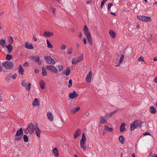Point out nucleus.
Listing matches in <instances>:
<instances>
[{
    "label": "nucleus",
    "mask_w": 157,
    "mask_h": 157,
    "mask_svg": "<svg viewBox=\"0 0 157 157\" xmlns=\"http://www.w3.org/2000/svg\"><path fill=\"white\" fill-rule=\"evenodd\" d=\"M33 105L34 106H36L38 105V99L35 98L33 102Z\"/></svg>",
    "instance_id": "nucleus-26"
},
{
    "label": "nucleus",
    "mask_w": 157,
    "mask_h": 157,
    "mask_svg": "<svg viewBox=\"0 0 157 157\" xmlns=\"http://www.w3.org/2000/svg\"><path fill=\"white\" fill-rule=\"evenodd\" d=\"M58 68L59 71H62L63 69V67L62 65H58Z\"/></svg>",
    "instance_id": "nucleus-40"
},
{
    "label": "nucleus",
    "mask_w": 157,
    "mask_h": 157,
    "mask_svg": "<svg viewBox=\"0 0 157 157\" xmlns=\"http://www.w3.org/2000/svg\"><path fill=\"white\" fill-rule=\"evenodd\" d=\"M108 120V118L105 116L104 117H101L100 118V122L102 124H104Z\"/></svg>",
    "instance_id": "nucleus-12"
},
{
    "label": "nucleus",
    "mask_w": 157,
    "mask_h": 157,
    "mask_svg": "<svg viewBox=\"0 0 157 157\" xmlns=\"http://www.w3.org/2000/svg\"><path fill=\"white\" fill-rule=\"evenodd\" d=\"M119 140L120 141L122 144H124V138L122 135L120 136L119 137Z\"/></svg>",
    "instance_id": "nucleus-30"
},
{
    "label": "nucleus",
    "mask_w": 157,
    "mask_h": 157,
    "mask_svg": "<svg viewBox=\"0 0 157 157\" xmlns=\"http://www.w3.org/2000/svg\"><path fill=\"white\" fill-rule=\"evenodd\" d=\"M83 55L80 56L77 59L78 61V62H80L83 59Z\"/></svg>",
    "instance_id": "nucleus-42"
},
{
    "label": "nucleus",
    "mask_w": 157,
    "mask_h": 157,
    "mask_svg": "<svg viewBox=\"0 0 157 157\" xmlns=\"http://www.w3.org/2000/svg\"><path fill=\"white\" fill-rule=\"evenodd\" d=\"M109 33L111 37L113 38H114L116 37V33L113 30H110L109 32Z\"/></svg>",
    "instance_id": "nucleus-22"
},
{
    "label": "nucleus",
    "mask_w": 157,
    "mask_h": 157,
    "mask_svg": "<svg viewBox=\"0 0 157 157\" xmlns=\"http://www.w3.org/2000/svg\"><path fill=\"white\" fill-rule=\"evenodd\" d=\"M72 85V80L70 79L69 81V85L68 86V87L70 88L71 87Z\"/></svg>",
    "instance_id": "nucleus-45"
},
{
    "label": "nucleus",
    "mask_w": 157,
    "mask_h": 157,
    "mask_svg": "<svg viewBox=\"0 0 157 157\" xmlns=\"http://www.w3.org/2000/svg\"><path fill=\"white\" fill-rule=\"evenodd\" d=\"M23 132L22 129L21 128L20 129L17 130L16 135V136H19L22 134Z\"/></svg>",
    "instance_id": "nucleus-27"
},
{
    "label": "nucleus",
    "mask_w": 157,
    "mask_h": 157,
    "mask_svg": "<svg viewBox=\"0 0 157 157\" xmlns=\"http://www.w3.org/2000/svg\"><path fill=\"white\" fill-rule=\"evenodd\" d=\"M52 12L53 14L55 15L56 13V9L55 8H52Z\"/></svg>",
    "instance_id": "nucleus-54"
},
{
    "label": "nucleus",
    "mask_w": 157,
    "mask_h": 157,
    "mask_svg": "<svg viewBox=\"0 0 157 157\" xmlns=\"http://www.w3.org/2000/svg\"><path fill=\"white\" fill-rule=\"evenodd\" d=\"M125 124L124 123L121 124L120 127V132H122L125 130Z\"/></svg>",
    "instance_id": "nucleus-17"
},
{
    "label": "nucleus",
    "mask_w": 157,
    "mask_h": 157,
    "mask_svg": "<svg viewBox=\"0 0 157 157\" xmlns=\"http://www.w3.org/2000/svg\"><path fill=\"white\" fill-rule=\"evenodd\" d=\"M142 122L140 120L135 121L130 125V129L131 131L134 130L136 128L140 127L142 124Z\"/></svg>",
    "instance_id": "nucleus-3"
},
{
    "label": "nucleus",
    "mask_w": 157,
    "mask_h": 157,
    "mask_svg": "<svg viewBox=\"0 0 157 157\" xmlns=\"http://www.w3.org/2000/svg\"><path fill=\"white\" fill-rule=\"evenodd\" d=\"M34 72L35 73H37L39 72V71L37 69H36L34 70Z\"/></svg>",
    "instance_id": "nucleus-61"
},
{
    "label": "nucleus",
    "mask_w": 157,
    "mask_h": 157,
    "mask_svg": "<svg viewBox=\"0 0 157 157\" xmlns=\"http://www.w3.org/2000/svg\"><path fill=\"white\" fill-rule=\"evenodd\" d=\"M46 42L47 47L48 48H53L52 45L51 44L50 42L48 39L46 40Z\"/></svg>",
    "instance_id": "nucleus-31"
},
{
    "label": "nucleus",
    "mask_w": 157,
    "mask_h": 157,
    "mask_svg": "<svg viewBox=\"0 0 157 157\" xmlns=\"http://www.w3.org/2000/svg\"><path fill=\"white\" fill-rule=\"evenodd\" d=\"M138 61H144L143 58L142 57H140L138 58Z\"/></svg>",
    "instance_id": "nucleus-49"
},
{
    "label": "nucleus",
    "mask_w": 157,
    "mask_h": 157,
    "mask_svg": "<svg viewBox=\"0 0 157 157\" xmlns=\"http://www.w3.org/2000/svg\"><path fill=\"white\" fill-rule=\"evenodd\" d=\"M47 75V72L45 67H43L42 68V75L43 76H45Z\"/></svg>",
    "instance_id": "nucleus-28"
},
{
    "label": "nucleus",
    "mask_w": 157,
    "mask_h": 157,
    "mask_svg": "<svg viewBox=\"0 0 157 157\" xmlns=\"http://www.w3.org/2000/svg\"><path fill=\"white\" fill-rule=\"evenodd\" d=\"M23 65L24 66H28V63L27 62H25V63H24Z\"/></svg>",
    "instance_id": "nucleus-56"
},
{
    "label": "nucleus",
    "mask_w": 157,
    "mask_h": 157,
    "mask_svg": "<svg viewBox=\"0 0 157 157\" xmlns=\"http://www.w3.org/2000/svg\"><path fill=\"white\" fill-rule=\"evenodd\" d=\"M24 71V69L21 67V66L18 71L20 75H22L23 74Z\"/></svg>",
    "instance_id": "nucleus-33"
},
{
    "label": "nucleus",
    "mask_w": 157,
    "mask_h": 157,
    "mask_svg": "<svg viewBox=\"0 0 157 157\" xmlns=\"http://www.w3.org/2000/svg\"><path fill=\"white\" fill-rule=\"evenodd\" d=\"M2 65L5 69H10L13 67V64L10 62L9 61H5L2 63Z\"/></svg>",
    "instance_id": "nucleus-5"
},
{
    "label": "nucleus",
    "mask_w": 157,
    "mask_h": 157,
    "mask_svg": "<svg viewBox=\"0 0 157 157\" xmlns=\"http://www.w3.org/2000/svg\"><path fill=\"white\" fill-rule=\"evenodd\" d=\"M83 43L84 44H86L87 42H86V39L85 37L83 38Z\"/></svg>",
    "instance_id": "nucleus-52"
},
{
    "label": "nucleus",
    "mask_w": 157,
    "mask_h": 157,
    "mask_svg": "<svg viewBox=\"0 0 157 157\" xmlns=\"http://www.w3.org/2000/svg\"><path fill=\"white\" fill-rule=\"evenodd\" d=\"M108 0H103L101 2V4L104 5L105 2L107 1Z\"/></svg>",
    "instance_id": "nucleus-50"
},
{
    "label": "nucleus",
    "mask_w": 157,
    "mask_h": 157,
    "mask_svg": "<svg viewBox=\"0 0 157 157\" xmlns=\"http://www.w3.org/2000/svg\"><path fill=\"white\" fill-rule=\"evenodd\" d=\"M78 62H79L77 61V59H73L72 60V63L73 64H75L76 63H78Z\"/></svg>",
    "instance_id": "nucleus-43"
},
{
    "label": "nucleus",
    "mask_w": 157,
    "mask_h": 157,
    "mask_svg": "<svg viewBox=\"0 0 157 157\" xmlns=\"http://www.w3.org/2000/svg\"><path fill=\"white\" fill-rule=\"evenodd\" d=\"M22 85L23 86H25L26 85V81L25 80H23L22 81L21 83Z\"/></svg>",
    "instance_id": "nucleus-44"
},
{
    "label": "nucleus",
    "mask_w": 157,
    "mask_h": 157,
    "mask_svg": "<svg viewBox=\"0 0 157 157\" xmlns=\"http://www.w3.org/2000/svg\"><path fill=\"white\" fill-rule=\"evenodd\" d=\"M137 18L138 19L143 21L148 22L151 21V19L150 17L145 16L143 15L137 16Z\"/></svg>",
    "instance_id": "nucleus-6"
},
{
    "label": "nucleus",
    "mask_w": 157,
    "mask_h": 157,
    "mask_svg": "<svg viewBox=\"0 0 157 157\" xmlns=\"http://www.w3.org/2000/svg\"><path fill=\"white\" fill-rule=\"evenodd\" d=\"M124 58V56L123 55H122L120 57L119 59V64L118 65H116V67H118L120 65V64L123 62Z\"/></svg>",
    "instance_id": "nucleus-23"
},
{
    "label": "nucleus",
    "mask_w": 157,
    "mask_h": 157,
    "mask_svg": "<svg viewBox=\"0 0 157 157\" xmlns=\"http://www.w3.org/2000/svg\"><path fill=\"white\" fill-rule=\"evenodd\" d=\"M0 44L3 48L6 46V41L4 39H1L0 40Z\"/></svg>",
    "instance_id": "nucleus-25"
},
{
    "label": "nucleus",
    "mask_w": 157,
    "mask_h": 157,
    "mask_svg": "<svg viewBox=\"0 0 157 157\" xmlns=\"http://www.w3.org/2000/svg\"><path fill=\"white\" fill-rule=\"evenodd\" d=\"M47 117L48 119L49 120L51 121H52L53 120V116L52 113L51 112L48 113L47 114Z\"/></svg>",
    "instance_id": "nucleus-16"
},
{
    "label": "nucleus",
    "mask_w": 157,
    "mask_h": 157,
    "mask_svg": "<svg viewBox=\"0 0 157 157\" xmlns=\"http://www.w3.org/2000/svg\"><path fill=\"white\" fill-rule=\"evenodd\" d=\"M30 85L31 83H29L28 85L26 87V89L29 90L30 89Z\"/></svg>",
    "instance_id": "nucleus-47"
},
{
    "label": "nucleus",
    "mask_w": 157,
    "mask_h": 157,
    "mask_svg": "<svg viewBox=\"0 0 157 157\" xmlns=\"http://www.w3.org/2000/svg\"><path fill=\"white\" fill-rule=\"evenodd\" d=\"M132 157H135V155L134 153H132Z\"/></svg>",
    "instance_id": "nucleus-64"
},
{
    "label": "nucleus",
    "mask_w": 157,
    "mask_h": 157,
    "mask_svg": "<svg viewBox=\"0 0 157 157\" xmlns=\"http://www.w3.org/2000/svg\"><path fill=\"white\" fill-rule=\"evenodd\" d=\"M81 133V129H78L74 134V137L75 138L79 136Z\"/></svg>",
    "instance_id": "nucleus-14"
},
{
    "label": "nucleus",
    "mask_w": 157,
    "mask_h": 157,
    "mask_svg": "<svg viewBox=\"0 0 157 157\" xmlns=\"http://www.w3.org/2000/svg\"><path fill=\"white\" fill-rule=\"evenodd\" d=\"M17 77V75L16 74H13L12 76V78L13 79H16Z\"/></svg>",
    "instance_id": "nucleus-53"
},
{
    "label": "nucleus",
    "mask_w": 157,
    "mask_h": 157,
    "mask_svg": "<svg viewBox=\"0 0 157 157\" xmlns=\"http://www.w3.org/2000/svg\"><path fill=\"white\" fill-rule=\"evenodd\" d=\"M151 157H157V155L156 154H153L151 156Z\"/></svg>",
    "instance_id": "nucleus-60"
},
{
    "label": "nucleus",
    "mask_w": 157,
    "mask_h": 157,
    "mask_svg": "<svg viewBox=\"0 0 157 157\" xmlns=\"http://www.w3.org/2000/svg\"><path fill=\"white\" fill-rule=\"evenodd\" d=\"M36 128V125H34L31 123H29L28 125L27 128L24 131L27 134L28 133L32 134Z\"/></svg>",
    "instance_id": "nucleus-2"
},
{
    "label": "nucleus",
    "mask_w": 157,
    "mask_h": 157,
    "mask_svg": "<svg viewBox=\"0 0 157 157\" xmlns=\"http://www.w3.org/2000/svg\"><path fill=\"white\" fill-rule=\"evenodd\" d=\"M116 112V111H115L109 113H107L105 114V116L107 117V118L108 119L109 117H111L112 116L113 114H114Z\"/></svg>",
    "instance_id": "nucleus-21"
},
{
    "label": "nucleus",
    "mask_w": 157,
    "mask_h": 157,
    "mask_svg": "<svg viewBox=\"0 0 157 157\" xmlns=\"http://www.w3.org/2000/svg\"><path fill=\"white\" fill-rule=\"evenodd\" d=\"M78 96V94H76V91H74L73 92L70 94L69 97L72 99H74Z\"/></svg>",
    "instance_id": "nucleus-10"
},
{
    "label": "nucleus",
    "mask_w": 157,
    "mask_h": 157,
    "mask_svg": "<svg viewBox=\"0 0 157 157\" xmlns=\"http://www.w3.org/2000/svg\"><path fill=\"white\" fill-rule=\"evenodd\" d=\"M46 68L48 71H51L52 72L55 74H56L58 72V70L54 66L50 65L46 66Z\"/></svg>",
    "instance_id": "nucleus-8"
},
{
    "label": "nucleus",
    "mask_w": 157,
    "mask_h": 157,
    "mask_svg": "<svg viewBox=\"0 0 157 157\" xmlns=\"http://www.w3.org/2000/svg\"><path fill=\"white\" fill-rule=\"evenodd\" d=\"M36 131V134L38 138H40V129L38 127L37 125H36V128L35 130Z\"/></svg>",
    "instance_id": "nucleus-13"
},
{
    "label": "nucleus",
    "mask_w": 157,
    "mask_h": 157,
    "mask_svg": "<svg viewBox=\"0 0 157 157\" xmlns=\"http://www.w3.org/2000/svg\"><path fill=\"white\" fill-rule=\"evenodd\" d=\"M12 58V56L9 54H7L5 57V59L7 60H10Z\"/></svg>",
    "instance_id": "nucleus-34"
},
{
    "label": "nucleus",
    "mask_w": 157,
    "mask_h": 157,
    "mask_svg": "<svg viewBox=\"0 0 157 157\" xmlns=\"http://www.w3.org/2000/svg\"><path fill=\"white\" fill-rule=\"evenodd\" d=\"M104 130H105L106 131H107L109 132H112L113 131V129L112 128H109L108 126H105V128Z\"/></svg>",
    "instance_id": "nucleus-29"
},
{
    "label": "nucleus",
    "mask_w": 157,
    "mask_h": 157,
    "mask_svg": "<svg viewBox=\"0 0 157 157\" xmlns=\"http://www.w3.org/2000/svg\"><path fill=\"white\" fill-rule=\"evenodd\" d=\"M10 78H11V77L7 76L6 77V81H8L10 79Z\"/></svg>",
    "instance_id": "nucleus-57"
},
{
    "label": "nucleus",
    "mask_w": 157,
    "mask_h": 157,
    "mask_svg": "<svg viewBox=\"0 0 157 157\" xmlns=\"http://www.w3.org/2000/svg\"><path fill=\"white\" fill-rule=\"evenodd\" d=\"M149 111L151 113L154 114L156 112V110L153 106H151L149 107Z\"/></svg>",
    "instance_id": "nucleus-18"
},
{
    "label": "nucleus",
    "mask_w": 157,
    "mask_h": 157,
    "mask_svg": "<svg viewBox=\"0 0 157 157\" xmlns=\"http://www.w3.org/2000/svg\"><path fill=\"white\" fill-rule=\"evenodd\" d=\"M66 46L64 44H62L60 47V49L61 50H64L66 49Z\"/></svg>",
    "instance_id": "nucleus-37"
},
{
    "label": "nucleus",
    "mask_w": 157,
    "mask_h": 157,
    "mask_svg": "<svg viewBox=\"0 0 157 157\" xmlns=\"http://www.w3.org/2000/svg\"><path fill=\"white\" fill-rule=\"evenodd\" d=\"M86 140V135L84 133H83L82 139L80 141V144L81 148L84 151H85L86 150L85 145Z\"/></svg>",
    "instance_id": "nucleus-4"
},
{
    "label": "nucleus",
    "mask_w": 157,
    "mask_h": 157,
    "mask_svg": "<svg viewBox=\"0 0 157 157\" xmlns=\"http://www.w3.org/2000/svg\"><path fill=\"white\" fill-rule=\"evenodd\" d=\"M39 85L40 87L42 89H44L45 88V82L43 80H40L39 82Z\"/></svg>",
    "instance_id": "nucleus-19"
},
{
    "label": "nucleus",
    "mask_w": 157,
    "mask_h": 157,
    "mask_svg": "<svg viewBox=\"0 0 157 157\" xmlns=\"http://www.w3.org/2000/svg\"><path fill=\"white\" fill-rule=\"evenodd\" d=\"M83 30L84 33L86 36V38H87L89 45L91 46L92 45L93 43L92 41V39L91 38L90 33L86 25H85L84 26Z\"/></svg>",
    "instance_id": "nucleus-1"
},
{
    "label": "nucleus",
    "mask_w": 157,
    "mask_h": 157,
    "mask_svg": "<svg viewBox=\"0 0 157 157\" xmlns=\"http://www.w3.org/2000/svg\"><path fill=\"white\" fill-rule=\"evenodd\" d=\"M22 138L21 136H15V139L16 140H20Z\"/></svg>",
    "instance_id": "nucleus-39"
},
{
    "label": "nucleus",
    "mask_w": 157,
    "mask_h": 157,
    "mask_svg": "<svg viewBox=\"0 0 157 157\" xmlns=\"http://www.w3.org/2000/svg\"><path fill=\"white\" fill-rule=\"evenodd\" d=\"M70 73V70L69 67H67L66 69V72L65 73L66 76H68Z\"/></svg>",
    "instance_id": "nucleus-35"
},
{
    "label": "nucleus",
    "mask_w": 157,
    "mask_h": 157,
    "mask_svg": "<svg viewBox=\"0 0 157 157\" xmlns=\"http://www.w3.org/2000/svg\"><path fill=\"white\" fill-rule=\"evenodd\" d=\"M6 48H7L8 50V52L10 53L12 51L13 49V47L11 44H8L6 46Z\"/></svg>",
    "instance_id": "nucleus-20"
},
{
    "label": "nucleus",
    "mask_w": 157,
    "mask_h": 157,
    "mask_svg": "<svg viewBox=\"0 0 157 157\" xmlns=\"http://www.w3.org/2000/svg\"><path fill=\"white\" fill-rule=\"evenodd\" d=\"M39 60L40 58L38 57H37L35 58L34 59H33V60L35 62H37L39 65H40L41 64V61H40Z\"/></svg>",
    "instance_id": "nucleus-32"
},
{
    "label": "nucleus",
    "mask_w": 157,
    "mask_h": 157,
    "mask_svg": "<svg viewBox=\"0 0 157 157\" xmlns=\"http://www.w3.org/2000/svg\"><path fill=\"white\" fill-rule=\"evenodd\" d=\"M76 46L78 49L79 47V45L78 43H76Z\"/></svg>",
    "instance_id": "nucleus-59"
},
{
    "label": "nucleus",
    "mask_w": 157,
    "mask_h": 157,
    "mask_svg": "<svg viewBox=\"0 0 157 157\" xmlns=\"http://www.w3.org/2000/svg\"><path fill=\"white\" fill-rule=\"evenodd\" d=\"M44 36L46 37H50L54 36V34L53 32H50L47 31L45 32L44 33Z\"/></svg>",
    "instance_id": "nucleus-11"
},
{
    "label": "nucleus",
    "mask_w": 157,
    "mask_h": 157,
    "mask_svg": "<svg viewBox=\"0 0 157 157\" xmlns=\"http://www.w3.org/2000/svg\"><path fill=\"white\" fill-rule=\"evenodd\" d=\"M150 135V133L148 132H146L144 134V135H145V136L147 135Z\"/></svg>",
    "instance_id": "nucleus-58"
},
{
    "label": "nucleus",
    "mask_w": 157,
    "mask_h": 157,
    "mask_svg": "<svg viewBox=\"0 0 157 157\" xmlns=\"http://www.w3.org/2000/svg\"><path fill=\"white\" fill-rule=\"evenodd\" d=\"M113 5L112 3H109L108 4V10H109L111 8V6Z\"/></svg>",
    "instance_id": "nucleus-48"
},
{
    "label": "nucleus",
    "mask_w": 157,
    "mask_h": 157,
    "mask_svg": "<svg viewBox=\"0 0 157 157\" xmlns=\"http://www.w3.org/2000/svg\"><path fill=\"white\" fill-rule=\"evenodd\" d=\"M53 154L56 157L57 156L59 155L58 152L56 148H55L53 151Z\"/></svg>",
    "instance_id": "nucleus-24"
},
{
    "label": "nucleus",
    "mask_w": 157,
    "mask_h": 157,
    "mask_svg": "<svg viewBox=\"0 0 157 157\" xmlns=\"http://www.w3.org/2000/svg\"><path fill=\"white\" fill-rule=\"evenodd\" d=\"M153 81L157 83V76L155 77V78L154 79Z\"/></svg>",
    "instance_id": "nucleus-55"
},
{
    "label": "nucleus",
    "mask_w": 157,
    "mask_h": 157,
    "mask_svg": "<svg viewBox=\"0 0 157 157\" xmlns=\"http://www.w3.org/2000/svg\"><path fill=\"white\" fill-rule=\"evenodd\" d=\"M67 54H71L72 53V48H70L68 49L67 52Z\"/></svg>",
    "instance_id": "nucleus-41"
},
{
    "label": "nucleus",
    "mask_w": 157,
    "mask_h": 157,
    "mask_svg": "<svg viewBox=\"0 0 157 157\" xmlns=\"http://www.w3.org/2000/svg\"><path fill=\"white\" fill-rule=\"evenodd\" d=\"M82 34L81 33H79V37H82Z\"/></svg>",
    "instance_id": "nucleus-63"
},
{
    "label": "nucleus",
    "mask_w": 157,
    "mask_h": 157,
    "mask_svg": "<svg viewBox=\"0 0 157 157\" xmlns=\"http://www.w3.org/2000/svg\"><path fill=\"white\" fill-rule=\"evenodd\" d=\"M152 36L151 35L150 36L149 38H148L147 39V41L148 42H150L151 40L152 39Z\"/></svg>",
    "instance_id": "nucleus-51"
},
{
    "label": "nucleus",
    "mask_w": 157,
    "mask_h": 157,
    "mask_svg": "<svg viewBox=\"0 0 157 157\" xmlns=\"http://www.w3.org/2000/svg\"><path fill=\"white\" fill-rule=\"evenodd\" d=\"M9 42L10 44L13 42V40L12 37H10L9 38Z\"/></svg>",
    "instance_id": "nucleus-46"
},
{
    "label": "nucleus",
    "mask_w": 157,
    "mask_h": 157,
    "mask_svg": "<svg viewBox=\"0 0 157 157\" xmlns=\"http://www.w3.org/2000/svg\"><path fill=\"white\" fill-rule=\"evenodd\" d=\"M25 47L28 49H32L33 48L32 44L31 43H29L28 42H26L25 43Z\"/></svg>",
    "instance_id": "nucleus-15"
},
{
    "label": "nucleus",
    "mask_w": 157,
    "mask_h": 157,
    "mask_svg": "<svg viewBox=\"0 0 157 157\" xmlns=\"http://www.w3.org/2000/svg\"><path fill=\"white\" fill-rule=\"evenodd\" d=\"M44 59L46 62L48 64L53 65L56 63V62L50 56H45Z\"/></svg>",
    "instance_id": "nucleus-7"
},
{
    "label": "nucleus",
    "mask_w": 157,
    "mask_h": 157,
    "mask_svg": "<svg viewBox=\"0 0 157 157\" xmlns=\"http://www.w3.org/2000/svg\"><path fill=\"white\" fill-rule=\"evenodd\" d=\"M153 60L155 61H157V56L154 57Z\"/></svg>",
    "instance_id": "nucleus-62"
},
{
    "label": "nucleus",
    "mask_w": 157,
    "mask_h": 157,
    "mask_svg": "<svg viewBox=\"0 0 157 157\" xmlns=\"http://www.w3.org/2000/svg\"><path fill=\"white\" fill-rule=\"evenodd\" d=\"M80 109V108L79 107L76 108L74 110H72L71 112L73 114L74 113L76 112H78L79 110Z\"/></svg>",
    "instance_id": "nucleus-36"
},
{
    "label": "nucleus",
    "mask_w": 157,
    "mask_h": 157,
    "mask_svg": "<svg viewBox=\"0 0 157 157\" xmlns=\"http://www.w3.org/2000/svg\"><path fill=\"white\" fill-rule=\"evenodd\" d=\"M92 75L91 71H90L87 75L86 78V81L87 82H90L92 77Z\"/></svg>",
    "instance_id": "nucleus-9"
},
{
    "label": "nucleus",
    "mask_w": 157,
    "mask_h": 157,
    "mask_svg": "<svg viewBox=\"0 0 157 157\" xmlns=\"http://www.w3.org/2000/svg\"><path fill=\"white\" fill-rule=\"evenodd\" d=\"M23 139L24 140V141L25 142H27L28 141V136L26 135H25L23 136Z\"/></svg>",
    "instance_id": "nucleus-38"
}]
</instances>
